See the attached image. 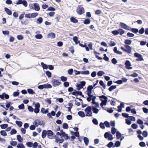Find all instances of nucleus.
<instances>
[{"mask_svg":"<svg viewBox=\"0 0 148 148\" xmlns=\"http://www.w3.org/2000/svg\"><path fill=\"white\" fill-rule=\"evenodd\" d=\"M15 123L20 127H21L23 123L21 121H16Z\"/></svg>","mask_w":148,"mask_h":148,"instance_id":"34","label":"nucleus"},{"mask_svg":"<svg viewBox=\"0 0 148 148\" xmlns=\"http://www.w3.org/2000/svg\"><path fill=\"white\" fill-rule=\"evenodd\" d=\"M99 126L102 129H105V126L104 123H103L102 122L101 123L99 124Z\"/></svg>","mask_w":148,"mask_h":148,"instance_id":"61","label":"nucleus"},{"mask_svg":"<svg viewBox=\"0 0 148 148\" xmlns=\"http://www.w3.org/2000/svg\"><path fill=\"white\" fill-rule=\"evenodd\" d=\"M145 32V29L143 27L141 28L139 31V33L140 34H143Z\"/></svg>","mask_w":148,"mask_h":148,"instance_id":"55","label":"nucleus"},{"mask_svg":"<svg viewBox=\"0 0 148 148\" xmlns=\"http://www.w3.org/2000/svg\"><path fill=\"white\" fill-rule=\"evenodd\" d=\"M70 20L71 22L75 23H76L78 22V20L73 17L70 18Z\"/></svg>","mask_w":148,"mask_h":148,"instance_id":"25","label":"nucleus"},{"mask_svg":"<svg viewBox=\"0 0 148 148\" xmlns=\"http://www.w3.org/2000/svg\"><path fill=\"white\" fill-rule=\"evenodd\" d=\"M121 134L119 132L117 131L116 132V136L117 139H119L121 136Z\"/></svg>","mask_w":148,"mask_h":148,"instance_id":"28","label":"nucleus"},{"mask_svg":"<svg viewBox=\"0 0 148 148\" xmlns=\"http://www.w3.org/2000/svg\"><path fill=\"white\" fill-rule=\"evenodd\" d=\"M27 146L28 147H31L33 146V143L31 142H27L26 143Z\"/></svg>","mask_w":148,"mask_h":148,"instance_id":"38","label":"nucleus"},{"mask_svg":"<svg viewBox=\"0 0 148 148\" xmlns=\"http://www.w3.org/2000/svg\"><path fill=\"white\" fill-rule=\"evenodd\" d=\"M51 83L53 86L56 87L60 85L61 82L58 80L53 79L52 80Z\"/></svg>","mask_w":148,"mask_h":148,"instance_id":"3","label":"nucleus"},{"mask_svg":"<svg viewBox=\"0 0 148 148\" xmlns=\"http://www.w3.org/2000/svg\"><path fill=\"white\" fill-rule=\"evenodd\" d=\"M120 25L121 26V27L125 29L126 27L127 26V25L126 24L122 23H120Z\"/></svg>","mask_w":148,"mask_h":148,"instance_id":"48","label":"nucleus"},{"mask_svg":"<svg viewBox=\"0 0 148 148\" xmlns=\"http://www.w3.org/2000/svg\"><path fill=\"white\" fill-rule=\"evenodd\" d=\"M33 124L35 125L36 126L38 127L39 125H44L43 121H41L39 119H36L33 123Z\"/></svg>","mask_w":148,"mask_h":148,"instance_id":"7","label":"nucleus"},{"mask_svg":"<svg viewBox=\"0 0 148 148\" xmlns=\"http://www.w3.org/2000/svg\"><path fill=\"white\" fill-rule=\"evenodd\" d=\"M99 97L100 99V100L101 101L100 103V106L103 108V106H106V105L108 100V97L104 95L99 96Z\"/></svg>","mask_w":148,"mask_h":148,"instance_id":"1","label":"nucleus"},{"mask_svg":"<svg viewBox=\"0 0 148 148\" xmlns=\"http://www.w3.org/2000/svg\"><path fill=\"white\" fill-rule=\"evenodd\" d=\"M116 129L115 127H113L111 129V133L113 134H114L116 132Z\"/></svg>","mask_w":148,"mask_h":148,"instance_id":"63","label":"nucleus"},{"mask_svg":"<svg viewBox=\"0 0 148 148\" xmlns=\"http://www.w3.org/2000/svg\"><path fill=\"white\" fill-rule=\"evenodd\" d=\"M99 84L101 86H102L104 89H105L106 88V85L104 84L102 80H100L99 81Z\"/></svg>","mask_w":148,"mask_h":148,"instance_id":"31","label":"nucleus"},{"mask_svg":"<svg viewBox=\"0 0 148 148\" xmlns=\"http://www.w3.org/2000/svg\"><path fill=\"white\" fill-rule=\"evenodd\" d=\"M91 107H92V110L93 112L96 114H97L99 111V110L96 107H94L93 106H92Z\"/></svg>","mask_w":148,"mask_h":148,"instance_id":"14","label":"nucleus"},{"mask_svg":"<svg viewBox=\"0 0 148 148\" xmlns=\"http://www.w3.org/2000/svg\"><path fill=\"white\" fill-rule=\"evenodd\" d=\"M0 98L3 99H4V98L7 99L9 98V96L8 94L5 93H3L2 95H0Z\"/></svg>","mask_w":148,"mask_h":148,"instance_id":"10","label":"nucleus"},{"mask_svg":"<svg viewBox=\"0 0 148 148\" xmlns=\"http://www.w3.org/2000/svg\"><path fill=\"white\" fill-rule=\"evenodd\" d=\"M127 36L129 37H133L134 36V34L130 32H128L127 34Z\"/></svg>","mask_w":148,"mask_h":148,"instance_id":"57","label":"nucleus"},{"mask_svg":"<svg viewBox=\"0 0 148 148\" xmlns=\"http://www.w3.org/2000/svg\"><path fill=\"white\" fill-rule=\"evenodd\" d=\"M41 65L44 69H46L48 68L47 65L45 64L43 62L41 63Z\"/></svg>","mask_w":148,"mask_h":148,"instance_id":"27","label":"nucleus"},{"mask_svg":"<svg viewBox=\"0 0 148 148\" xmlns=\"http://www.w3.org/2000/svg\"><path fill=\"white\" fill-rule=\"evenodd\" d=\"M116 86L115 85H112L110 86L109 88V90L110 92L112 91L113 90L115 89L116 88Z\"/></svg>","mask_w":148,"mask_h":148,"instance_id":"30","label":"nucleus"},{"mask_svg":"<svg viewBox=\"0 0 148 148\" xmlns=\"http://www.w3.org/2000/svg\"><path fill=\"white\" fill-rule=\"evenodd\" d=\"M87 95L88 96V97L87 98V100L88 101V102H90L92 99V97L94 96L92 95H91V94L92 93V91H87Z\"/></svg>","mask_w":148,"mask_h":148,"instance_id":"8","label":"nucleus"},{"mask_svg":"<svg viewBox=\"0 0 148 148\" xmlns=\"http://www.w3.org/2000/svg\"><path fill=\"white\" fill-rule=\"evenodd\" d=\"M104 124L106 127H110V124L107 121H106L104 122Z\"/></svg>","mask_w":148,"mask_h":148,"instance_id":"53","label":"nucleus"},{"mask_svg":"<svg viewBox=\"0 0 148 148\" xmlns=\"http://www.w3.org/2000/svg\"><path fill=\"white\" fill-rule=\"evenodd\" d=\"M105 74V73L103 71H100L97 72V75L99 76H101Z\"/></svg>","mask_w":148,"mask_h":148,"instance_id":"29","label":"nucleus"},{"mask_svg":"<svg viewBox=\"0 0 148 148\" xmlns=\"http://www.w3.org/2000/svg\"><path fill=\"white\" fill-rule=\"evenodd\" d=\"M41 112L44 114H45L48 112V109L45 110V108H42L41 109Z\"/></svg>","mask_w":148,"mask_h":148,"instance_id":"16","label":"nucleus"},{"mask_svg":"<svg viewBox=\"0 0 148 148\" xmlns=\"http://www.w3.org/2000/svg\"><path fill=\"white\" fill-rule=\"evenodd\" d=\"M42 18L41 17H39L37 19L36 23H38L40 24L42 22Z\"/></svg>","mask_w":148,"mask_h":148,"instance_id":"33","label":"nucleus"},{"mask_svg":"<svg viewBox=\"0 0 148 148\" xmlns=\"http://www.w3.org/2000/svg\"><path fill=\"white\" fill-rule=\"evenodd\" d=\"M122 115L123 117L126 118H128V117L129 118V114L127 113H122Z\"/></svg>","mask_w":148,"mask_h":148,"instance_id":"54","label":"nucleus"},{"mask_svg":"<svg viewBox=\"0 0 148 148\" xmlns=\"http://www.w3.org/2000/svg\"><path fill=\"white\" fill-rule=\"evenodd\" d=\"M125 65V68L128 69L130 70L132 69V67H130L131 66V64L130 61L128 60H127L126 61Z\"/></svg>","mask_w":148,"mask_h":148,"instance_id":"9","label":"nucleus"},{"mask_svg":"<svg viewBox=\"0 0 148 148\" xmlns=\"http://www.w3.org/2000/svg\"><path fill=\"white\" fill-rule=\"evenodd\" d=\"M16 4L17 5L22 4L25 7L27 6V2L25 0H18Z\"/></svg>","mask_w":148,"mask_h":148,"instance_id":"5","label":"nucleus"},{"mask_svg":"<svg viewBox=\"0 0 148 148\" xmlns=\"http://www.w3.org/2000/svg\"><path fill=\"white\" fill-rule=\"evenodd\" d=\"M90 23V20L89 18H86L85 19L83 22L84 24H88Z\"/></svg>","mask_w":148,"mask_h":148,"instance_id":"23","label":"nucleus"},{"mask_svg":"<svg viewBox=\"0 0 148 148\" xmlns=\"http://www.w3.org/2000/svg\"><path fill=\"white\" fill-rule=\"evenodd\" d=\"M10 144L12 146H15L17 145V142L15 141H11Z\"/></svg>","mask_w":148,"mask_h":148,"instance_id":"47","label":"nucleus"},{"mask_svg":"<svg viewBox=\"0 0 148 148\" xmlns=\"http://www.w3.org/2000/svg\"><path fill=\"white\" fill-rule=\"evenodd\" d=\"M18 148H25L24 145L22 144L19 143L17 146Z\"/></svg>","mask_w":148,"mask_h":148,"instance_id":"58","label":"nucleus"},{"mask_svg":"<svg viewBox=\"0 0 148 148\" xmlns=\"http://www.w3.org/2000/svg\"><path fill=\"white\" fill-rule=\"evenodd\" d=\"M131 127L134 129H136L138 127V125L136 124L133 123L131 125Z\"/></svg>","mask_w":148,"mask_h":148,"instance_id":"51","label":"nucleus"},{"mask_svg":"<svg viewBox=\"0 0 148 148\" xmlns=\"http://www.w3.org/2000/svg\"><path fill=\"white\" fill-rule=\"evenodd\" d=\"M38 15V13H33L31 14V18H34L36 17Z\"/></svg>","mask_w":148,"mask_h":148,"instance_id":"44","label":"nucleus"},{"mask_svg":"<svg viewBox=\"0 0 148 148\" xmlns=\"http://www.w3.org/2000/svg\"><path fill=\"white\" fill-rule=\"evenodd\" d=\"M111 62L112 63L114 64H116L117 62L116 59L115 58H114L112 59Z\"/></svg>","mask_w":148,"mask_h":148,"instance_id":"59","label":"nucleus"},{"mask_svg":"<svg viewBox=\"0 0 148 148\" xmlns=\"http://www.w3.org/2000/svg\"><path fill=\"white\" fill-rule=\"evenodd\" d=\"M42 85L43 88H51L52 87V86L51 84H44Z\"/></svg>","mask_w":148,"mask_h":148,"instance_id":"17","label":"nucleus"},{"mask_svg":"<svg viewBox=\"0 0 148 148\" xmlns=\"http://www.w3.org/2000/svg\"><path fill=\"white\" fill-rule=\"evenodd\" d=\"M4 10L9 15H11L12 14V12L8 8H5Z\"/></svg>","mask_w":148,"mask_h":148,"instance_id":"20","label":"nucleus"},{"mask_svg":"<svg viewBox=\"0 0 148 148\" xmlns=\"http://www.w3.org/2000/svg\"><path fill=\"white\" fill-rule=\"evenodd\" d=\"M55 37V34L54 33H49L47 35L48 38H53Z\"/></svg>","mask_w":148,"mask_h":148,"instance_id":"12","label":"nucleus"},{"mask_svg":"<svg viewBox=\"0 0 148 148\" xmlns=\"http://www.w3.org/2000/svg\"><path fill=\"white\" fill-rule=\"evenodd\" d=\"M46 135H47V131L45 130H43L42 132V137L44 138L46 137Z\"/></svg>","mask_w":148,"mask_h":148,"instance_id":"19","label":"nucleus"},{"mask_svg":"<svg viewBox=\"0 0 148 148\" xmlns=\"http://www.w3.org/2000/svg\"><path fill=\"white\" fill-rule=\"evenodd\" d=\"M76 87L77 88V90H80L82 88L83 86H82L79 84H77Z\"/></svg>","mask_w":148,"mask_h":148,"instance_id":"46","label":"nucleus"},{"mask_svg":"<svg viewBox=\"0 0 148 148\" xmlns=\"http://www.w3.org/2000/svg\"><path fill=\"white\" fill-rule=\"evenodd\" d=\"M8 125L7 124H2L0 125V127L2 129H5L8 126Z\"/></svg>","mask_w":148,"mask_h":148,"instance_id":"35","label":"nucleus"},{"mask_svg":"<svg viewBox=\"0 0 148 148\" xmlns=\"http://www.w3.org/2000/svg\"><path fill=\"white\" fill-rule=\"evenodd\" d=\"M17 131L15 129H12L10 132V134L11 135L15 134L16 133Z\"/></svg>","mask_w":148,"mask_h":148,"instance_id":"50","label":"nucleus"},{"mask_svg":"<svg viewBox=\"0 0 148 148\" xmlns=\"http://www.w3.org/2000/svg\"><path fill=\"white\" fill-rule=\"evenodd\" d=\"M28 92L30 94H33L35 93L33 90L31 89H28L27 90Z\"/></svg>","mask_w":148,"mask_h":148,"instance_id":"37","label":"nucleus"},{"mask_svg":"<svg viewBox=\"0 0 148 148\" xmlns=\"http://www.w3.org/2000/svg\"><path fill=\"white\" fill-rule=\"evenodd\" d=\"M112 34L115 35H117L118 34H119L118 30L113 31L112 32Z\"/></svg>","mask_w":148,"mask_h":148,"instance_id":"62","label":"nucleus"},{"mask_svg":"<svg viewBox=\"0 0 148 148\" xmlns=\"http://www.w3.org/2000/svg\"><path fill=\"white\" fill-rule=\"evenodd\" d=\"M47 135L48 138H49L50 136L53 135V133L51 130H49L47 131Z\"/></svg>","mask_w":148,"mask_h":148,"instance_id":"13","label":"nucleus"},{"mask_svg":"<svg viewBox=\"0 0 148 148\" xmlns=\"http://www.w3.org/2000/svg\"><path fill=\"white\" fill-rule=\"evenodd\" d=\"M92 107L90 106H88L84 110L86 114V116H92Z\"/></svg>","mask_w":148,"mask_h":148,"instance_id":"2","label":"nucleus"},{"mask_svg":"<svg viewBox=\"0 0 148 148\" xmlns=\"http://www.w3.org/2000/svg\"><path fill=\"white\" fill-rule=\"evenodd\" d=\"M132 41L130 40L126 39L125 40L124 43L125 44L130 45L131 44Z\"/></svg>","mask_w":148,"mask_h":148,"instance_id":"32","label":"nucleus"},{"mask_svg":"<svg viewBox=\"0 0 148 148\" xmlns=\"http://www.w3.org/2000/svg\"><path fill=\"white\" fill-rule=\"evenodd\" d=\"M34 7V9L36 11H38L40 10V8L39 5L37 3H35L33 5Z\"/></svg>","mask_w":148,"mask_h":148,"instance_id":"11","label":"nucleus"},{"mask_svg":"<svg viewBox=\"0 0 148 148\" xmlns=\"http://www.w3.org/2000/svg\"><path fill=\"white\" fill-rule=\"evenodd\" d=\"M17 139L19 142H21L23 140V139L20 135H18L17 136Z\"/></svg>","mask_w":148,"mask_h":148,"instance_id":"24","label":"nucleus"},{"mask_svg":"<svg viewBox=\"0 0 148 148\" xmlns=\"http://www.w3.org/2000/svg\"><path fill=\"white\" fill-rule=\"evenodd\" d=\"M113 51L116 54H121L122 53L117 50V47H115L113 49Z\"/></svg>","mask_w":148,"mask_h":148,"instance_id":"18","label":"nucleus"},{"mask_svg":"<svg viewBox=\"0 0 148 148\" xmlns=\"http://www.w3.org/2000/svg\"><path fill=\"white\" fill-rule=\"evenodd\" d=\"M76 11L77 13L79 15L82 14L84 12V8L81 6H78Z\"/></svg>","mask_w":148,"mask_h":148,"instance_id":"4","label":"nucleus"},{"mask_svg":"<svg viewBox=\"0 0 148 148\" xmlns=\"http://www.w3.org/2000/svg\"><path fill=\"white\" fill-rule=\"evenodd\" d=\"M63 128L65 129H67L68 128V125L66 123H64L63 124Z\"/></svg>","mask_w":148,"mask_h":148,"instance_id":"60","label":"nucleus"},{"mask_svg":"<svg viewBox=\"0 0 148 148\" xmlns=\"http://www.w3.org/2000/svg\"><path fill=\"white\" fill-rule=\"evenodd\" d=\"M46 74L49 77H50L51 76V73L49 71H46Z\"/></svg>","mask_w":148,"mask_h":148,"instance_id":"64","label":"nucleus"},{"mask_svg":"<svg viewBox=\"0 0 148 148\" xmlns=\"http://www.w3.org/2000/svg\"><path fill=\"white\" fill-rule=\"evenodd\" d=\"M121 144V143L119 141H117L116 142L115 145L114 146V147H118L120 146Z\"/></svg>","mask_w":148,"mask_h":148,"instance_id":"39","label":"nucleus"},{"mask_svg":"<svg viewBox=\"0 0 148 148\" xmlns=\"http://www.w3.org/2000/svg\"><path fill=\"white\" fill-rule=\"evenodd\" d=\"M0 134L3 136H7V133L4 130H1L0 131Z\"/></svg>","mask_w":148,"mask_h":148,"instance_id":"49","label":"nucleus"},{"mask_svg":"<svg viewBox=\"0 0 148 148\" xmlns=\"http://www.w3.org/2000/svg\"><path fill=\"white\" fill-rule=\"evenodd\" d=\"M64 137V138L66 140H67L69 139V137L68 136V135L67 134H66L65 132H63V133L61 134V136Z\"/></svg>","mask_w":148,"mask_h":148,"instance_id":"22","label":"nucleus"},{"mask_svg":"<svg viewBox=\"0 0 148 148\" xmlns=\"http://www.w3.org/2000/svg\"><path fill=\"white\" fill-rule=\"evenodd\" d=\"M83 140L85 145H88L89 143V140L88 138L86 137H84Z\"/></svg>","mask_w":148,"mask_h":148,"instance_id":"15","label":"nucleus"},{"mask_svg":"<svg viewBox=\"0 0 148 148\" xmlns=\"http://www.w3.org/2000/svg\"><path fill=\"white\" fill-rule=\"evenodd\" d=\"M35 36V38L37 39H41L42 38V36L41 34H36Z\"/></svg>","mask_w":148,"mask_h":148,"instance_id":"41","label":"nucleus"},{"mask_svg":"<svg viewBox=\"0 0 148 148\" xmlns=\"http://www.w3.org/2000/svg\"><path fill=\"white\" fill-rule=\"evenodd\" d=\"M104 137L106 138H108L109 140H113L112 135L110 133L108 132H106L104 135Z\"/></svg>","mask_w":148,"mask_h":148,"instance_id":"6","label":"nucleus"},{"mask_svg":"<svg viewBox=\"0 0 148 148\" xmlns=\"http://www.w3.org/2000/svg\"><path fill=\"white\" fill-rule=\"evenodd\" d=\"M131 31L132 32L134 33H136L138 32V29L134 28H132Z\"/></svg>","mask_w":148,"mask_h":148,"instance_id":"42","label":"nucleus"},{"mask_svg":"<svg viewBox=\"0 0 148 148\" xmlns=\"http://www.w3.org/2000/svg\"><path fill=\"white\" fill-rule=\"evenodd\" d=\"M78 115L82 117H84L85 116L84 113L82 111H80L78 112Z\"/></svg>","mask_w":148,"mask_h":148,"instance_id":"21","label":"nucleus"},{"mask_svg":"<svg viewBox=\"0 0 148 148\" xmlns=\"http://www.w3.org/2000/svg\"><path fill=\"white\" fill-rule=\"evenodd\" d=\"M137 123L138 124L140 125H142L143 123V121L140 119H138L137 121Z\"/></svg>","mask_w":148,"mask_h":148,"instance_id":"52","label":"nucleus"},{"mask_svg":"<svg viewBox=\"0 0 148 148\" xmlns=\"http://www.w3.org/2000/svg\"><path fill=\"white\" fill-rule=\"evenodd\" d=\"M61 80L63 82H65L66 81L67 78L65 76H62L60 77Z\"/></svg>","mask_w":148,"mask_h":148,"instance_id":"36","label":"nucleus"},{"mask_svg":"<svg viewBox=\"0 0 148 148\" xmlns=\"http://www.w3.org/2000/svg\"><path fill=\"white\" fill-rule=\"evenodd\" d=\"M96 97L95 96H94L93 97H92V103L93 104H94L96 102H95V100L96 99Z\"/></svg>","mask_w":148,"mask_h":148,"instance_id":"45","label":"nucleus"},{"mask_svg":"<svg viewBox=\"0 0 148 148\" xmlns=\"http://www.w3.org/2000/svg\"><path fill=\"white\" fill-rule=\"evenodd\" d=\"M118 30L119 34L120 35L123 34L125 33V31L121 29H118Z\"/></svg>","mask_w":148,"mask_h":148,"instance_id":"43","label":"nucleus"},{"mask_svg":"<svg viewBox=\"0 0 148 148\" xmlns=\"http://www.w3.org/2000/svg\"><path fill=\"white\" fill-rule=\"evenodd\" d=\"M73 40L75 43V44L77 45L78 44V38L77 36H74L73 38Z\"/></svg>","mask_w":148,"mask_h":148,"instance_id":"26","label":"nucleus"},{"mask_svg":"<svg viewBox=\"0 0 148 148\" xmlns=\"http://www.w3.org/2000/svg\"><path fill=\"white\" fill-rule=\"evenodd\" d=\"M139 145L141 147H144L146 146L145 143L143 141L140 142L139 143Z\"/></svg>","mask_w":148,"mask_h":148,"instance_id":"56","label":"nucleus"},{"mask_svg":"<svg viewBox=\"0 0 148 148\" xmlns=\"http://www.w3.org/2000/svg\"><path fill=\"white\" fill-rule=\"evenodd\" d=\"M90 73L89 71H81V74L83 75H89Z\"/></svg>","mask_w":148,"mask_h":148,"instance_id":"40","label":"nucleus"}]
</instances>
